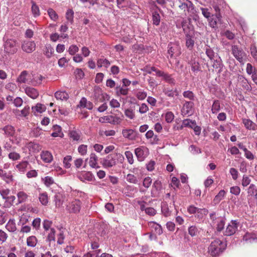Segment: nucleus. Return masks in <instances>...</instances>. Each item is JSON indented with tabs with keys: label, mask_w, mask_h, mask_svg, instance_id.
Listing matches in <instances>:
<instances>
[{
	"label": "nucleus",
	"mask_w": 257,
	"mask_h": 257,
	"mask_svg": "<svg viewBox=\"0 0 257 257\" xmlns=\"http://www.w3.org/2000/svg\"><path fill=\"white\" fill-rule=\"evenodd\" d=\"M242 121L244 127L247 130L256 131H257V124L250 119L242 118Z\"/></svg>",
	"instance_id": "15"
},
{
	"label": "nucleus",
	"mask_w": 257,
	"mask_h": 257,
	"mask_svg": "<svg viewBox=\"0 0 257 257\" xmlns=\"http://www.w3.org/2000/svg\"><path fill=\"white\" fill-rule=\"evenodd\" d=\"M229 173L231 174V177L234 180H236L238 178V172L236 169L234 168H230L229 170Z\"/></svg>",
	"instance_id": "63"
},
{
	"label": "nucleus",
	"mask_w": 257,
	"mask_h": 257,
	"mask_svg": "<svg viewBox=\"0 0 257 257\" xmlns=\"http://www.w3.org/2000/svg\"><path fill=\"white\" fill-rule=\"evenodd\" d=\"M183 125L185 127H193V124H195V121L189 119H185L183 120L182 122Z\"/></svg>",
	"instance_id": "51"
},
{
	"label": "nucleus",
	"mask_w": 257,
	"mask_h": 257,
	"mask_svg": "<svg viewBox=\"0 0 257 257\" xmlns=\"http://www.w3.org/2000/svg\"><path fill=\"white\" fill-rule=\"evenodd\" d=\"M184 97L187 98L191 101H193L195 99V95L193 92L190 90L185 91L183 93Z\"/></svg>",
	"instance_id": "43"
},
{
	"label": "nucleus",
	"mask_w": 257,
	"mask_h": 257,
	"mask_svg": "<svg viewBox=\"0 0 257 257\" xmlns=\"http://www.w3.org/2000/svg\"><path fill=\"white\" fill-rule=\"evenodd\" d=\"M18 203L25 202L28 199V194L24 191H20L17 194Z\"/></svg>",
	"instance_id": "33"
},
{
	"label": "nucleus",
	"mask_w": 257,
	"mask_h": 257,
	"mask_svg": "<svg viewBox=\"0 0 257 257\" xmlns=\"http://www.w3.org/2000/svg\"><path fill=\"white\" fill-rule=\"evenodd\" d=\"M53 52V49L51 45H48L45 46L44 50V54L47 58H50Z\"/></svg>",
	"instance_id": "42"
},
{
	"label": "nucleus",
	"mask_w": 257,
	"mask_h": 257,
	"mask_svg": "<svg viewBox=\"0 0 257 257\" xmlns=\"http://www.w3.org/2000/svg\"><path fill=\"white\" fill-rule=\"evenodd\" d=\"M225 195V191L223 190H220L219 193L215 196L213 201L215 204L218 203L224 198Z\"/></svg>",
	"instance_id": "37"
},
{
	"label": "nucleus",
	"mask_w": 257,
	"mask_h": 257,
	"mask_svg": "<svg viewBox=\"0 0 257 257\" xmlns=\"http://www.w3.org/2000/svg\"><path fill=\"white\" fill-rule=\"evenodd\" d=\"M188 63L190 66L191 70L194 73H197L201 71L200 65L197 58L192 56L190 60L188 61Z\"/></svg>",
	"instance_id": "13"
},
{
	"label": "nucleus",
	"mask_w": 257,
	"mask_h": 257,
	"mask_svg": "<svg viewBox=\"0 0 257 257\" xmlns=\"http://www.w3.org/2000/svg\"><path fill=\"white\" fill-rule=\"evenodd\" d=\"M205 53L207 57L211 60H214L215 57V53L213 50L209 47L207 46L205 49Z\"/></svg>",
	"instance_id": "40"
},
{
	"label": "nucleus",
	"mask_w": 257,
	"mask_h": 257,
	"mask_svg": "<svg viewBox=\"0 0 257 257\" xmlns=\"http://www.w3.org/2000/svg\"><path fill=\"white\" fill-rule=\"evenodd\" d=\"M163 92L166 96L170 97H174L175 96H177L179 95V91L176 88L173 89L165 87L163 89Z\"/></svg>",
	"instance_id": "22"
},
{
	"label": "nucleus",
	"mask_w": 257,
	"mask_h": 257,
	"mask_svg": "<svg viewBox=\"0 0 257 257\" xmlns=\"http://www.w3.org/2000/svg\"><path fill=\"white\" fill-rule=\"evenodd\" d=\"M149 226L151 228L152 231H154L155 234L160 235L163 233L162 227L160 224L155 222H150Z\"/></svg>",
	"instance_id": "19"
},
{
	"label": "nucleus",
	"mask_w": 257,
	"mask_h": 257,
	"mask_svg": "<svg viewBox=\"0 0 257 257\" xmlns=\"http://www.w3.org/2000/svg\"><path fill=\"white\" fill-rule=\"evenodd\" d=\"M4 52L9 54H14L18 50L16 40L8 39L4 43Z\"/></svg>",
	"instance_id": "6"
},
{
	"label": "nucleus",
	"mask_w": 257,
	"mask_h": 257,
	"mask_svg": "<svg viewBox=\"0 0 257 257\" xmlns=\"http://www.w3.org/2000/svg\"><path fill=\"white\" fill-rule=\"evenodd\" d=\"M213 63L212 64L213 67L218 71V73H220L222 71L223 64L221 58L219 57L217 59L213 60Z\"/></svg>",
	"instance_id": "27"
},
{
	"label": "nucleus",
	"mask_w": 257,
	"mask_h": 257,
	"mask_svg": "<svg viewBox=\"0 0 257 257\" xmlns=\"http://www.w3.org/2000/svg\"><path fill=\"white\" fill-rule=\"evenodd\" d=\"M1 178L7 183H10L14 181V177L11 171L6 172L5 171H4L3 175H2Z\"/></svg>",
	"instance_id": "23"
},
{
	"label": "nucleus",
	"mask_w": 257,
	"mask_h": 257,
	"mask_svg": "<svg viewBox=\"0 0 257 257\" xmlns=\"http://www.w3.org/2000/svg\"><path fill=\"white\" fill-rule=\"evenodd\" d=\"M208 210L206 208H199L195 217L198 221L202 220L208 213Z\"/></svg>",
	"instance_id": "24"
},
{
	"label": "nucleus",
	"mask_w": 257,
	"mask_h": 257,
	"mask_svg": "<svg viewBox=\"0 0 257 257\" xmlns=\"http://www.w3.org/2000/svg\"><path fill=\"white\" fill-rule=\"evenodd\" d=\"M248 196L254 197L257 195V188L254 184H251L247 189Z\"/></svg>",
	"instance_id": "32"
},
{
	"label": "nucleus",
	"mask_w": 257,
	"mask_h": 257,
	"mask_svg": "<svg viewBox=\"0 0 257 257\" xmlns=\"http://www.w3.org/2000/svg\"><path fill=\"white\" fill-rule=\"evenodd\" d=\"M180 47L176 44L170 43L168 46V58H172L173 57H177L181 54Z\"/></svg>",
	"instance_id": "7"
},
{
	"label": "nucleus",
	"mask_w": 257,
	"mask_h": 257,
	"mask_svg": "<svg viewBox=\"0 0 257 257\" xmlns=\"http://www.w3.org/2000/svg\"><path fill=\"white\" fill-rule=\"evenodd\" d=\"M72 161V157L71 156H66L63 159V163L66 168H69L71 167L70 162Z\"/></svg>",
	"instance_id": "53"
},
{
	"label": "nucleus",
	"mask_w": 257,
	"mask_h": 257,
	"mask_svg": "<svg viewBox=\"0 0 257 257\" xmlns=\"http://www.w3.org/2000/svg\"><path fill=\"white\" fill-rule=\"evenodd\" d=\"M174 118V115L171 111H168L165 114V120L168 123L171 122Z\"/></svg>",
	"instance_id": "58"
},
{
	"label": "nucleus",
	"mask_w": 257,
	"mask_h": 257,
	"mask_svg": "<svg viewBox=\"0 0 257 257\" xmlns=\"http://www.w3.org/2000/svg\"><path fill=\"white\" fill-rule=\"evenodd\" d=\"M251 182V179L246 175H243L241 181V185L243 187H246L248 186Z\"/></svg>",
	"instance_id": "61"
},
{
	"label": "nucleus",
	"mask_w": 257,
	"mask_h": 257,
	"mask_svg": "<svg viewBox=\"0 0 257 257\" xmlns=\"http://www.w3.org/2000/svg\"><path fill=\"white\" fill-rule=\"evenodd\" d=\"M116 89V93L118 95L121 94L126 95L128 93V89L127 88H123V87L117 86Z\"/></svg>",
	"instance_id": "52"
},
{
	"label": "nucleus",
	"mask_w": 257,
	"mask_h": 257,
	"mask_svg": "<svg viewBox=\"0 0 257 257\" xmlns=\"http://www.w3.org/2000/svg\"><path fill=\"white\" fill-rule=\"evenodd\" d=\"M122 135L123 137L130 140H135L137 137V134L132 129H123Z\"/></svg>",
	"instance_id": "17"
},
{
	"label": "nucleus",
	"mask_w": 257,
	"mask_h": 257,
	"mask_svg": "<svg viewBox=\"0 0 257 257\" xmlns=\"http://www.w3.org/2000/svg\"><path fill=\"white\" fill-rule=\"evenodd\" d=\"M135 153L139 161H143L149 154V149L145 146H141L135 150Z\"/></svg>",
	"instance_id": "8"
},
{
	"label": "nucleus",
	"mask_w": 257,
	"mask_h": 257,
	"mask_svg": "<svg viewBox=\"0 0 257 257\" xmlns=\"http://www.w3.org/2000/svg\"><path fill=\"white\" fill-rule=\"evenodd\" d=\"M41 158L43 160V161L46 163H51L53 159V157L52 154L50 152L47 151H42L41 152Z\"/></svg>",
	"instance_id": "20"
},
{
	"label": "nucleus",
	"mask_w": 257,
	"mask_h": 257,
	"mask_svg": "<svg viewBox=\"0 0 257 257\" xmlns=\"http://www.w3.org/2000/svg\"><path fill=\"white\" fill-rule=\"evenodd\" d=\"M47 12L51 20L54 21H56L58 19V16L53 9L51 8L49 9Z\"/></svg>",
	"instance_id": "47"
},
{
	"label": "nucleus",
	"mask_w": 257,
	"mask_h": 257,
	"mask_svg": "<svg viewBox=\"0 0 257 257\" xmlns=\"http://www.w3.org/2000/svg\"><path fill=\"white\" fill-rule=\"evenodd\" d=\"M239 222L237 220H231L228 223L224 234L226 236H231L234 234L238 229Z\"/></svg>",
	"instance_id": "9"
},
{
	"label": "nucleus",
	"mask_w": 257,
	"mask_h": 257,
	"mask_svg": "<svg viewBox=\"0 0 257 257\" xmlns=\"http://www.w3.org/2000/svg\"><path fill=\"white\" fill-rule=\"evenodd\" d=\"M232 53L234 57L238 60L239 62L243 61V58L245 56V52L241 49H239L236 45L232 46L231 48Z\"/></svg>",
	"instance_id": "10"
},
{
	"label": "nucleus",
	"mask_w": 257,
	"mask_h": 257,
	"mask_svg": "<svg viewBox=\"0 0 257 257\" xmlns=\"http://www.w3.org/2000/svg\"><path fill=\"white\" fill-rule=\"evenodd\" d=\"M225 219L223 217H219L217 218V230L221 231L224 228L225 225Z\"/></svg>",
	"instance_id": "38"
},
{
	"label": "nucleus",
	"mask_w": 257,
	"mask_h": 257,
	"mask_svg": "<svg viewBox=\"0 0 257 257\" xmlns=\"http://www.w3.org/2000/svg\"><path fill=\"white\" fill-rule=\"evenodd\" d=\"M198 229L195 226H191L188 228V233L191 236H194L197 235Z\"/></svg>",
	"instance_id": "64"
},
{
	"label": "nucleus",
	"mask_w": 257,
	"mask_h": 257,
	"mask_svg": "<svg viewBox=\"0 0 257 257\" xmlns=\"http://www.w3.org/2000/svg\"><path fill=\"white\" fill-rule=\"evenodd\" d=\"M35 48L36 44L34 41L25 40L22 44V49L26 53H32L35 50Z\"/></svg>",
	"instance_id": "12"
},
{
	"label": "nucleus",
	"mask_w": 257,
	"mask_h": 257,
	"mask_svg": "<svg viewBox=\"0 0 257 257\" xmlns=\"http://www.w3.org/2000/svg\"><path fill=\"white\" fill-rule=\"evenodd\" d=\"M10 193V190L9 189H3L0 190V194L2 198L6 200L9 197Z\"/></svg>",
	"instance_id": "54"
},
{
	"label": "nucleus",
	"mask_w": 257,
	"mask_h": 257,
	"mask_svg": "<svg viewBox=\"0 0 257 257\" xmlns=\"http://www.w3.org/2000/svg\"><path fill=\"white\" fill-rule=\"evenodd\" d=\"M8 157L10 159L13 161H17L20 159V155L15 152H10L8 155Z\"/></svg>",
	"instance_id": "50"
},
{
	"label": "nucleus",
	"mask_w": 257,
	"mask_h": 257,
	"mask_svg": "<svg viewBox=\"0 0 257 257\" xmlns=\"http://www.w3.org/2000/svg\"><path fill=\"white\" fill-rule=\"evenodd\" d=\"M121 158H123L122 155L120 154H110L102 159L101 164L104 168L109 169L115 166L118 159Z\"/></svg>",
	"instance_id": "3"
},
{
	"label": "nucleus",
	"mask_w": 257,
	"mask_h": 257,
	"mask_svg": "<svg viewBox=\"0 0 257 257\" xmlns=\"http://www.w3.org/2000/svg\"><path fill=\"white\" fill-rule=\"evenodd\" d=\"M226 244L219 239L211 242L208 248V254L215 257L219 255L226 248Z\"/></svg>",
	"instance_id": "2"
},
{
	"label": "nucleus",
	"mask_w": 257,
	"mask_h": 257,
	"mask_svg": "<svg viewBox=\"0 0 257 257\" xmlns=\"http://www.w3.org/2000/svg\"><path fill=\"white\" fill-rule=\"evenodd\" d=\"M41 220L40 218H35L32 222V226L36 230H39L40 227Z\"/></svg>",
	"instance_id": "55"
},
{
	"label": "nucleus",
	"mask_w": 257,
	"mask_h": 257,
	"mask_svg": "<svg viewBox=\"0 0 257 257\" xmlns=\"http://www.w3.org/2000/svg\"><path fill=\"white\" fill-rule=\"evenodd\" d=\"M25 92L28 96L32 99H36L39 96L38 91L33 87H27L25 89Z\"/></svg>",
	"instance_id": "18"
},
{
	"label": "nucleus",
	"mask_w": 257,
	"mask_h": 257,
	"mask_svg": "<svg viewBox=\"0 0 257 257\" xmlns=\"http://www.w3.org/2000/svg\"><path fill=\"white\" fill-rule=\"evenodd\" d=\"M161 211L163 215L166 217L169 216L171 215V211L169 209L167 203L166 202L162 203Z\"/></svg>",
	"instance_id": "35"
},
{
	"label": "nucleus",
	"mask_w": 257,
	"mask_h": 257,
	"mask_svg": "<svg viewBox=\"0 0 257 257\" xmlns=\"http://www.w3.org/2000/svg\"><path fill=\"white\" fill-rule=\"evenodd\" d=\"M190 152L193 155H197L201 153V150L195 145H191L189 148Z\"/></svg>",
	"instance_id": "56"
},
{
	"label": "nucleus",
	"mask_w": 257,
	"mask_h": 257,
	"mask_svg": "<svg viewBox=\"0 0 257 257\" xmlns=\"http://www.w3.org/2000/svg\"><path fill=\"white\" fill-rule=\"evenodd\" d=\"M82 207L81 201L77 199H75L69 202L66 205V209L70 213H78Z\"/></svg>",
	"instance_id": "5"
},
{
	"label": "nucleus",
	"mask_w": 257,
	"mask_h": 257,
	"mask_svg": "<svg viewBox=\"0 0 257 257\" xmlns=\"http://www.w3.org/2000/svg\"><path fill=\"white\" fill-rule=\"evenodd\" d=\"M220 110V102L218 100H215L211 107V112L212 113L216 114Z\"/></svg>",
	"instance_id": "34"
},
{
	"label": "nucleus",
	"mask_w": 257,
	"mask_h": 257,
	"mask_svg": "<svg viewBox=\"0 0 257 257\" xmlns=\"http://www.w3.org/2000/svg\"><path fill=\"white\" fill-rule=\"evenodd\" d=\"M161 17L158 11L154 10L152 12L153 24L156 26L159 25L160 23Z\"/></svg>",
	"instance_id": "29"
},
{
	"label": "nucleus",
	"mask_w": 257,
	"mask_h": 257,
	"mask_svg": "<svg viewBox=\"0 0 257 257\" xmlns=\"http://www.w3.org/2000/svg\"><path fill=\"white\" fill-rule=\"evenodd\" d=\"M78 50L79 48L76 45H72L68 49V52L71 55H74Z\"/></svg>",
	"instance_id": "62"
},
{
	"label": "nucleus",
	"mask_w": 257,
	"mask_h": 257,
	"mask_svg": "<svg viewBox=\"0 0 257 257\" xmlns=\"http://www.w3.org/2000/svg\"><path fill=\"white\" fill-rule=\"evenodd\" d=\"M110 65V62L105 58H100L97 61L98 67L100 68L102 66L108 68Z\"/></svg>",
	"instance_id": "30"
},
{
	"label": "nucleus",
	"mask_w": 257,
	"mask_h": 257,
	"mask_svg": "<svg viewBox=\"0 0 257 257\" xmlns=\"http://www.w3.org/2000/svg\"><path fill=\"white\" fill-rule=\"evenodd\" d=\"M38 239L34 235H32L27 238V245L30 247H35L37 244Z\"/></svg>",
	"instance_id": "28"
},
{
	"label": "nucleus",
	"mask_w": 257,
	"mask_h": 257,
	"mask_svg": "<svg viewBox=\"0 0 257 257\" xmlns=\"http://www.w3.org/2000/svg\"><path fill=\"white\" fill-rule=\"evenodd\" d=\"M6 228L10 232L15 231L17 229V227L14 220H10L7 223Z\"/></svg>",
	"instance_id": "36"
},
{
	"label": "nucleus",
	"mask_w": 257,
	"mask_h": 257,
	"mask_svg": "<svg viewBox=\"0 0 257 257\" xmlns=\"http://www.w3.org/2000/svg\"><path fill=\"white\" fill-rule=\"evenodd\" d=\"M124 114L131 119H134L135 116L134 110L131 108L125 109Z\"/></svg>",
	"instance_id": "49"
},
{
	"label": "nucleus",
	"mask_w": 257,
	"mask_h": 257,
	"mask_svg": "<svg viewBox=\"0 0 257 257\" xmlns=\"http://www.w3.org/2000/svg\"><path fill=\"white\" fill-rule=\"evenodd\" d=\"M98 157L94 153H91L90 155L89 165V166L95 169H98L100 166L98 165Z\"/></svg>",
	"instance_id": "21"
},
{
	"label": "nucleus",
	"mask_w": 257,
	"mask_h": 257,
	"mask_svg": "<svg viewBox=\"0 0 257 257\" xmlns=\"http://www.w3.org/2000/svg\"><path fill=\"white\" fill-rule=\"evenodd\" d=\"M47 240L50 243L51 241L55 242V230L54 228H52L50 229V231L47 236Z\"/></svg>",
	"instance_id": "44"
},
{
	"label": "nucleus",
	"mask_w": 257,
	"mask_h": 257,
	"mask_svg": "<svg viewBox=\"0 0 257 257\" xmlns=\"http://www.w3.org/2000/svg\"><path fill=\"white\" fill-rule=\"evenodd\" d=\"M31 165L28 161H22L20 162L15 166L18 171L22 173H24L28 169L30 168Z\"/></svg>",
	"instance_id": "16"
},
{
	"label": "nucleus",
	"mask_w": 257,
	"mask_h": 257,
	"mask_svg": "<svg viewBox=\"0 0 257 257\" xmlns=\"http://www.w3.org/2000/svg\"><path fill=\"white\" fill-rule=\"evenodd\" d=\"M8 237V234L3 230L0 229V244L5 242Z\"/></svg>",
	"instance_id": "57"
},
{
	"label": "nucleus",
	"mask_w": 257,
	"mask_h": 257,
	"mask_svg": "<svg viewBox=\"0 0 257 257\" xmlns=\"http://www.w3.org/2000/svg\"><path fill=\"white\" fill-rule=\"evenodd\" d=\"M31 10L32 14L35 17H37L40 16V13L39 8L35 3H33Z\"/></svg>",
	"instance_id": "46"
},
{
	"label": "nucleus",
	"mask_w": 257,
	"mask_h": 257,
	"mask_svg": "<svg viewBox=\"0 0 257 257\" xmlns=\"http://www.w3.org/2000/svg\"><path fill=\"white\" fill-rule=\"evenodd\" d=\"M163 78L167 83H169L173 85H174L175 84V79L172 77V76L171 75L168 73H165L164 76H163Z\"/></svg>",
	"instance_id": "45"
},
{
	"label": "nucleus",
	"mask_w": 257,
	"mask_h": 257,
	"mask_svg": "<svg viewBox=\"0 0 257 257\" xmlns=\"http://www.w3.org/2000/svg\"><path fill=\"white\" fill-rule=\"evenodd\" d=\"M44 78L42 75H37L34 77L32 83L34 85H40Z\"/></svg>",
	"instance_id": "48"
},
{
	"label": "nucleus",
	"mask_w": 257,
	"mask_h": 257,
	"mask_svg": "<svg viewBox=\"0 0 257 257\" xmlns=\"http://www.w3.org/2000/svg\"><path fill=\"white\" fill-rule=\"evenodd\" d=\"M242 241L246 243H257V236L254 232H247L243 236Z\"/></svg>",
	"instance_id": "14"
},
{
	"label": "nucleus",
	"mask_w": 257,
	"mask_h": 257,
	"mask_svg": "<svg viewBox=\"0 0 257 257\" xmlns=\"http://www.w3.org/2000/svg\"><path fill=\"white\" fill-rule=\"evenodd\" d=\"M28 73L26 71H22L20 75L18 76L17 81L20 83H25L27 82L28 79L27 76Z\"/></svg>",
	"instance_id": "31"
},
{
	"label": "nucleus",
	"mask_w": 257,
	"mask_h": 257,
	"mask_svg": "<svg viewBox=\"0 0 257 257\" xmlns=\"http://www.w3.org/2000/svg\"><path fill=\"white\" fill-rule=\"evenodd\" d=\"M178 7L180 9L184 11L186 15H187L186 12L191 17L196 13L193 4L189 0H179Z\"/></svg>",
	"instance_id": "4"
},
{
	"label": "nucleus",
	"mask_w": 257,
	"mask_h": 257,
	"mask_svg": "<svg viewBox=\"0 0 257 257\" xmlns=\"http://www.w3.org/2000/svg\"><path fill=\"white\" fill-rule=\"evenodd\" d=\"M55 97L57 100H67L69 96L66 91H58L55 93Z\"/></svg>",
	"instance_id": "25"
},
{
	"label": "nucleus",
	"mask_w": 257,
	"mask_h": 257,
	"mask_svg": "<svg viewBox=\"0 0 257 257\" xmlns=\"http://www.w3.org/2000/svg\"><path fill=\"white\" fill-rule=\"evenodd\" d=\"M124 154L128 163L133 164L134 163V158L132 153L131 151H127Z\"/></svg>",
	"instance_id": "59"
},
{
	"label": "nucleus",
	"mask_w": 257,
	"mask_h": 257,
	"mask_svg": "<svg viewBox=\"0 0 257 257\" xmlns=\"http://www.w3.org/2000/svg\"><path fill=\"white\" fill-rule=\"evenodd\" d=\"M6 137L9 138L10 141L13 144L18 145L21 141V137L18 134L19 130L12 125H7L2 128Z\"/></svg>",
	"instance_id": "1"
},
{
	"label": "nucleus",
	"mask_w": 257,
	"mask_h": 257,
	"mask_svg": "<svg viewBox=\"0 0 257 257\" xmlns=\"http://www.w3.org/2000/svg\"><path fill=\"white\" fill-rule=\"evenodd\" d=\"M33 112L35 115H37L36 113H42L46 110V107L45 105L41 103H37L36 106L32 108Z\"/></svg>",
	"instance_id": "26"
},
{
	"label": "nucleus",
	"mask_w": 257,
	"mask_h": 257,
	"mask_svg": "<svg viewBox=\"0 0 257 257\" xmlns=\"http://www.w3.org/2000/svg\"><path fill=\"white\" fill-rule=\"evenodd\" d=\"M126 180L127 182L135 184H137L139 182L137 177L132 174H128L127 175Z\"/></svg>",
	"instance_id": "41"
},
{
	"label": "nucleus",
	"mask_w": 257,
	"mask_h": 257,
	"mask_svg": "<svg viewBox=\"0 0 257 257\" xmlns=\"http://www.w3.org/2000/svg\"><path fill=\"white\" fill-rule=\"evenodd\" d=\"M39 200L41 203L43 205H46L48 202V198L47 193L46 192L42 193L39 195Z\"/></svg>",
	"instance_id": "39"
},
{
	"label": "nucleus",
	"mask_w": 257,
	"mask_h": 257,
	"mask_svg": "<svg viewBox=\"0 0 257 257\" xmlns=\"http://www.w3.org/2000/svg\"><path fill=\"white\" fill-rule=\"evenodd\" d=\"M194 103L192 101H186L181 109V114L185 115H190L193 113Z\"/></svg>",
	"instance_id": "11"
},
{
	"label": "nucleus",
	"mask_w": 257,
	"mask_h": 257,
	"mask_svg": "<svg viewBox=\"0 0 257 257\" xmlns=\"http://www.w3.org/2000/svg\"><path fill=\"white\" fill-rule=\"evenodd\" d=\"M73 15L74 12L72 10L69 9L67 10L66 14V18L71 23H72L73 21Z\"/></svg>",
	"instance_id": "60"
}]
</instances>
